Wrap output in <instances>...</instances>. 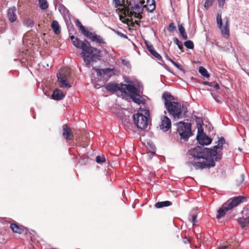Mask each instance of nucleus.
<instances>
[{"instance_id":"obj_1","label":"nucleus","mask_w":249,"mask_h":249,"mask_svg":"<svg viewBox=\"0 0 249 249\" xmlns=\"http://www.w3.org/2000/svg\"><path fill=\"white\" fill-rule=\"evenodd\" d=\"M225 142L224 138L221 137L213 149L197 146L191 149L189 154L192 157L189 158L188 164L193 165L196 170L214 166L215 161L222 158L221 151Z\"/></svg>"},{"instance_id":"obj_2","label":"nucleus","mask_w":249,"mask_h":249,"mask_svg":"<svg viewBox=\"0 0 249 249\" xmlns=\"http://www.w3.org/2000/svg\"><path fill=\"white\" fill-rule=\"evenodd\" d=\"M73 45L82 50L80 53L86 66L89 68L92 62H96L101 57V51L91 46L87 40L82 41L74 36H70Z\"/></svg>"},{"instance_id":"obj_3","label":"nucleus","mask_w":249,"mask_h":249,"mask_svg":"<svg viewBox=\"0 0 249 249\" xmlns=\"http://www.w3.org/2000/svg\"><path fill=\"white\" fill-rule=\"evenodd\" d=\"M162 98L164 100V105L168 112L174 119L182 118L187 112V108L183 104L174 101V97L170 92H164Z\"/></svg>"},{"instance_id":"obj_4","label":"nucleus","mask_w":249,"mask_h":249,"mask_svg":"<svg viewBox=\"0 0 249 249\" xmlns=\"http://www.w3.org/2000/svg\"><path fill=\"white\" fill-rule=\"evenodd\" d=\"M247 197L241 196L230 198L217 211L218 214L216 216V218L218 219H220L226 214L228 211L231 210L240 203L247 201Z\"/></svg>"},{"instance_id":"obj_5","label":"nucleus","mask_w":249,"mask_h":249,"mask_svg":"<svg viewBox=\"0 0 249 249\" xmlns=\"http://www.w3.org/2000/svg\"><path fill=\"white\" fill-rule=\"evenodd\" d=\"M71 75V71L68 67L61 69L57 73V81L61 88H70L71 86L69 83V79Z\"/></svg>"},{"instance_id":"obj_6","label":"nucleus","mask_w":249,"mask_h":249,"mask_svg":"<svg viewBox=\"0 0 249 249\" xmlns=\"http://www.w3.org/2000/svg\"><path fill=\"white\" fill-rule=\"evenodd\" d=\"M191 126L190 123L179 122L177 126V131L181 138L184 141H187L188 138L192 135Z\"/></svg>"},{"instance_id":"obj_7","label":"nucleus","mask_w":249,"mask_h":249,"mask_svg":"<svg viewBox=\"0 0 249 249\" xmlns=\"http://www.w3.org/2000/svg\"><path fill=\"white\" fill-rule=\"evenodd\" d=\"M216 21L218 27L221 30L222 35L226 37H228L230 35L228 18L226 17L224 18L223 23L221 14L218 13L216 17Z\"/></svg>"},{"instance_id":"obj_8","label":"nucleus","mask_w":249,"mask_h":249,"mask_svg":"<svg viewBox=\"0 0 249 249\" xmlns=\"http://www.w3.org/2000/svg\"><path fill=\"white\" fill-rule=\"evenodd\" d=\"M133 120L135 125L141 129H145L148 125L147 117L139 112L133 115Z\"/></svg>"},{"instance_id":"obj_9","label":"nucleus","mask_w":249,"mask_h":249,"mask_svg":"<svg viewBox=\"0 0 249 249\" xmlns=\"http://www.w3.org/2000/svg\"><path fill=\"white\" fill-rule=\"evenodd\" d=\"M198 132L196 139L199 143L202 145H208L212 142V140L204 133L201 124L197 125Z\"/></svg>"},{"instance_id":"obj_10","label":"nucleus","mask_w":249,"mask_h":249,"mask_svg":"<svg viewBox=\"0 0 249 249\" xmlns=\"http://www.w3.org/2000/svg\"><path fill=\"white\" fill-rule=\"evenodd\" d=\"M128 83H129V84H121V92L126 93L127 91L130 95L134 94L138 92V89L131 84L133 83L132 81H128Z\"/></svg>"},{"instance_id":"obj_11","label":"nucleus","mask_w":249,"mask_h":249,"mask_svg":"<svg viewBox=\"0 0 249 249\" xmlns=\"http://www.w3.org/2000/svg\"><path fill=\"white\" fill-rule=\"evenodd\" d=\"M143 4H135L131 6H128L130 9L133 11L134 13V17L139 19H142V14L143 11Z\"/></svg>"},{"instance_id":"obj_12","label":"nucleus","mask_w":249,"mask_h":249,"mask_svg":"<svg viewBox=\"0 0 249 249\" xmlns=\"http://www.w3.org/2000/svg\"><path fill=\"white\" fill-rule=\"evenodd\" d=\"M62 136L66 140H71L73 139L74 136L71 129L67 124L63 125Z\"/></svg>"},{"instance_id":"obj_13","label":"nucleus","mask_w":249,"mask_h":249,"mask_svg":"<svg viewBox=\"0 0 249 249\" xmlns=\"http://www.w3.org/2000/svg\"><path fill=\"white\" fill-rule=\"evenodd\" d=\"M84 35L93 41H96L99 43H104L103 39L100 36H97L96 34L90 32L88 30L84 34Z\"/></svg>"},{"instance_id":"obj_14","label":"nucleus","mask_w":249,"mask_h":249,"mask_svg":"<svg viewBox=\"0 0 249 249\" xmlns=\"http://www.w3.org/2000/svg\"><path fill=\"white\" fill-rule=\"evenodd\" d=\"M97 72L98 76L107 75L108 77H110L113 73V69L110 68H107L105 69H97L93 68Z\"/></svg>"},{"instance_id":"obj_15","label":"nucleus","mask_w":249,"mask_h":249,"mask_svg":"<svg viewBox=\"0 0 249 249\" xmlns=\"http://www.w3.org/2000/svg\"><path fill=\"white\" fill-rule=\"evenodd\" d=\"M10 227L12 231L15 233L21 234L24 232L25 231L26 233H27V230L24 227L18 225L16 223L11 224Z\"/></svg>"},{"instance_id":"obj_16","label":"nucleus","mask_w":249,"mask_h":249,"mask_svg":"<svg viewBox=\"0 0 249 249\" xmlns=\"http://www.w3.org/2000/svg\"><path fill=\"white\" fill-rule=\"evenodd\" d=\"M171 124L170 120L167 117L164 116L161 120L160 128L164 131H167L171 127Z\"/></svg>"},{"instance_id":"obj_17","label":"nucleus","mask_w":249,"mask_h":249,"mask_svg":"<svg viewBox=\"0 0 249 249\" xmlns=\"http://www.w3.org/2000/svg\"><path fill=\"white\" fill-rule=\"evenodd\" d=\"M105 88L107 91L112 93L117 91H121V84L109 83L106 85Z\"/></svg>"},{"instance_id":"obj_18","label":"nucleus","mask_w":249,"mask_h":249,"mask_svg":"<svg viewBox=\"0 0 249 249\" xmlns=\"http://www.w3.org/2000/svg\"><path fill=\"white\" fill-rule=\"evenodd\" d=\"M130 98L133 102L139 105L144 104L145 103L144 99L141 96L138 92L134 94L130 95Z\"/></svg>"},{"instance_id":"obj_19","label":"nucleus","mask_w":249,"mask_h":249,"mask_svg":"<svg viewBox=\"0 0 249 249\" xmlns=\"http://www.w3.org/2000/svg\"><path fill=\"white\" fill-rule=\"evenodd\" d=\"M65 97V94L63 91L58 89H55L52 95V98L54 100H60Z\"/></svg>"},{"instance_id":"obj_20","label":"nucleus","mask_w":249,"mask_h":249,"mask_svg":"<svg viewBox=\"0 0 249 249\" xmlns=\"http://www.w3.org/2000/svg\"><path fill=\"white\" fill-rule=\"evenodd\" d=\"M143 8H145L149 12H153L156 8V2L155 0H147L146 4H143Z\"/></svg>"},{"instance_id":"obj_21","label":"nucleus","mask_w":249,"mask_h":249,"mask_svg":"<svg viewBox=\"0 0 249 249\" xmlns=\"http://www.w3.org/2000/svg\"><path fill=\"white\" fill-rule=\"evenodd\" d=\"M16 8L15 7H12L9 9L7 13V17L9 20L11 22H14L17 19L16 15Z\"/></svg>"},{"instance_id":"obj_22","label":"nucleus","mask_w":249,"mask_h":249,"mask_svg":"<svg viewBox=\"0 0 249 249\" xmlns=\"http://www.w3.org/2000/svg\"><path fill=\"white\" fill-rule=\"evenodd\" d=\"M147 48L151 54L158 59L162 61V57L161 55L157 53L154 49L152 45L149 44L147 42H145Z\"/></svg>"},{"instance_id":"obj_23","label":"nucleus","mask_w":249,"mask_h":249,"mask_svg":"<svg viewBox=\"0 0 249 249\" xmlns=\"http://www.w3.org/2000/svg\"><path fill=\"white\" fill-rule=\"evenodd\" d=\"M51 28L56 35H59L61 33L60 26L57 21L53 20L51 24Z\"/></svg>"},{"instance_id":"obj_24","label":"nucleus","mask_w":249,"mask_h":249,"mask_svg":"<svg viewBox=\"0 0 249 249\" xmlns=\"http://www.w3.org/2000/svg\"><path fill=\"white\" fill-rule=\"evenodd\" d=\"M172 205V202L169 201H165L157 202L155 206L157 208H161L163 207H168Z\"/></svg>"},{"instance_id":"obj_25","label":"nucleus","mask_w":249,"mask_h":249,"mask_svg":"<svg viewBox=\"0 0 249 249\" xmlns=\"http://www.w3.org/2000/svg\"><path fill=\"white\" fill-rule=\"evenodd\" d=\"M130 7L128 6V8H122L120 10L122 12V14L124 15V17H131L134 14V13L133 11L132 10H130Z\"/></svg>"},{"instance_id":"obj_26","label":"nucleus","mask_w":249,"mask_h":249,"mask_svg":"<svg viewBox=\"0 0 249 249\" xmlns=\"http://www.w3.org/2000/svg\"><path fill=\"white\" fill-rule=\"evenodd\" d=\"M238 222L242 228H244L249 224V219H246L242 217L238 219Z\"/></svg>"},{"instance_id":"obj_27","label":"nucleus","mask_w":249,"mask_h":249,"mask_svg":"<svg viewBox=\"0 0 249 249\" xmlns=\"http://www.w3.org/2000/svg\"><path fill=\"white\" fill-rule=\"evenodd\" d=\"M178 30L179 31L180 34L182 36V38L184 39H187L188 38V36L187 35V34L185 32V30L182 24H178Z\"/></svg>"},{"instance_id":"obj_28","label":"nucleus","mask_w":249,"mask_h":249,"mask_svg":"<svg viewBox=\"0 0 249 249\" xmlns=\"http://www.w3.org/2000/svg\"><path fill=\"white\" fill-rule=\"evenodd\" d=\"M244 180V175L243 174H241L238 176H237L235 180V184L237 186H239L241 184H242Z\"/></svg>"},{"instance_id":"obj_29","label":"nucleus","mask_w":249,"mask_h":249,"mask_svg":"<svg viewBox=\"0 0 249 249\" xmlns=\"http://www.w3.org/2000/svg\"><path fill=\"white\" fill-rule=\"evenodd\" d=\"M39 7L42 10L47 9L48 8V4L46 0H38Z\"/></svg>"},{"instance_id":"obj_30","label":"nucleus","mask_w":249,"mask_h":249,"mask_svg":"<svg viewBox=\"0 0 249 249\" xmlns=\"http://www.w3.org/2000/svg\"><path fill=\"white\" fill-rule=\"evenodd\" d=\"M198 71L204 77H209L210 76L207 70L202 66L199 67Z\"/></svg>"},{"instance_id":"obj_31","label":"nucleus","mask_w":249,"mask_h":249,"mask_svg":"<svg viewBox=\"0 0 249 249\" xmlns=\"http://www.w3.org/2000/svg\"><path fill=\"white\" fill-rule=\"evenodd\" d=\"M167 59L171 62L179 70L181 71H184V69L183 68V67L181 65L178 64L169 57H167Z\"/></svg>"},{"instance_id":"obj_32","label":"nucleus","mask_w":249,"mask_h":249,"mask_svg":"<svg viewBox=\"0 0 249 249\" xmlns=\"http://www.w3.org/2000/svg\"><path fill=\"white\" fill-rule=\"evenodd\" d=\"M184 45L188 49H193L194 48L193 42L190 40L184 42Z\"/></svg>"},{"instance_id":"obj_33","label":"nucleus","mask_w":249,"mask_h":249,"mask_svg":"<svg viewBox=\"0 0 249 249\" xmlns=\"http://www.w3.org/2000/svg\"><path fill=\"white\" fill-rule=\"evenodd\" d=\"M24 23L28 27H32L34 24L33 20L29 18L25 19Z\"/></svg>"},{"instance_id":"obj_34","label":"nucleus","mask_w":249,"mask_h":249,"mask_svg":"<svg viewBox=\"0 0 249 249\" xmlns=\"http://www.w3.org/2000/svg\"><path fill=\"white\" fill-rule=\"evenodd\" d=\"M242 217L249 219V209L244 208L242 211Z\"/></svg>"},{"instance_id":"obj_35","label":"nucleus","mask_w":249,"mask_h":249,"mask_svg":"<svg viewBox=\"0 0 249 249\" xmlns=\"http://www.w3.org/2000/svg\"><path fill=\"white\" fill-rule=\"evenodd\" d=\"M174 42L178 45V48L182 51L183 52V47L182 43L177 38H175L174 39Z\"/></svg>"},{"instance_id":"obj_36","label":"nucleus","mask_w":249,"mask_h":249,"mask_svg":"<svg viewBox=\"0 0 249 249\" xmlns=\"http://www.w3.org/2000/svg\"><path fill=\"white\" fill-rule=\"evenodd\" d=\"M96 161L98 163L102 164L105 162L106 158L104 156H97L96 158Z\"/></svg>"},{"instance_id":"obj_37","label":"nucleus","mask_w":249,"mask_h":249,"mask_svg":"<svg viewBox=\"0 0 249 249\" xmlns=\"http://www.w3.org/2000/svg\"><path fill=\"white\" fill-rule=\"evenodd\" d=\"M144 0H132L130 1L128 6L134 5L135 4H144Z\"/></svg>"},{"instance_id":"obj_38","label":"nucleus","mask_w":249,"mask_h":249,"mask_svg":"<svg viewBox=\"0 0 249 249\" xmlns=\"http://www.w3.org/2000/svg\"><path fill=\"white\" fill-rule=\"evenodd\" d=\"M214 0H206L204 4V7L206 9H208L210 6H211Z\"/></svg>"},{"instance_id":"obj_39","label":"nucleus","mask_w":249,"mask_h":249,"mask_svg":"<svg viewBox=\"0 0 249 249\" xmlns=\"http://www.w3.org/2000/svg\"><path fill=\"white\" fill-rule=\"evenodd\" d=\"M123 22L126 23L128 26L131 25L132 26H134V23L132 19L127 18L125 20H123Z\"/></svg>"},{"instance_id":"obj_40","label":"nucleus","mask_w":249,"mask_h":249,"mask_svg":"<svg viewBox=\"0 0 249 249\" xmlns=\"http://www.w3.org/2000/svg\"><path fill=\"white\" fill-rule=\"evenodd\" d=\"M168 30L170 32H173L176 30V26L174 23H170Z\"/></svg>"},{"instance_id":"obj_41","label":"nucleus","mask_w":249,"mask_h":249,"mask_svg":"<svg viewBox=\"0 0 249 249\" xmlns=\"http://www.w3.org/2000/svg\"><path fill=\"white\" fill-rule=\"evenodd\" d=\"M191 221L193 223V225H195L197 223V221L196 220V214H192L191 215Z\"/></svg>"},{"instance_id":"obj_42","label":"nucleus","mask_w":249,"mask_h":249,"mask_svg":"<svg viewBox=\"0 0 249 249\" xmlns=\"http://www.w3.org/2000/svg\"><path fill=\"white\" fill-rule=\"evenodd\" d=\"M79 29L81 31V32L84 35L86 32V31H87V30L85 28V27L82 25V24H81L79 27Z\"/></svg>"},{"instance_id":"obj_43","label":"nucleus","mask_w":249,"mask_h":249,"mask_svg":"<svg viewBox=\"0 0 249 249\" xmlns=\"http://www.w3.org/2000/svg\"><path fill=\"white\" fill-rule=\"evenodd\" d=\"M79 29L81 31V32L84 35L86 32V31H87V30L85 28V27L82 25V24H81L79 27Z\"/></svg>"},{"instance_id":"obj_44","label":"nucleus","mask_w":249,"mask_h":249,"mask_svg":"<svg viewBox=\"0 0 249 249\" xmlns=\"http://www.w3.org/2000/svg\"><path fill=\"white\" fill-rule=\"evenodd\" d=\"M113 3L114 4L116 8L121 5L120 0H113Z\"/></svg>"},{"instance_id":"obj_45","label":"nucleus","mask_w":249,"mask_h":249,"mask_svg":"<svg viewBox=\"0 0 249 249\" xmlns=\"http://www.w3.org/2000/svg\"><path fill=\"white\" fill-rule=\"evenodd\" d=\"M116 33L121 37L124 38H127V36L125 35L123 33H122L119 31H116Z\"/></svg>"},{"instance_id":"obj_46","label":"nucleus","mask_w":249,"mask_h":249,"mask_svg":"<svg viewBox=\"0 0 249 249\" xmlns=\"http://www.w3.org/2000/svg\"><path fill=\"white\" fill-rule=\"evenodd\" d=\"M225 0H218V3L220 6H223L224 3H225Z\"/></svg>"},{"instance_id":"obj_47","label":"nucleus","mask_w":249,"mask_h":249,"mask_svg":"<svg viewBox=\"0 0 249 249\" xmlns=\"http://www.w3.org/2000/svg\"><path fill=\"white\" fill-rule=\"evenodd\" d=\"M203 84L205 85H208L210 87H212L213 86V84L212 83H209L207 81H204L203 82Z\"/></svg>"},{"instance_id":"obj_48","label":"nucleus","mask_w":249,"mask_h":249,"mask_svg":"<svg viewBox=\"0 0 249 249\" xmlns=\"http://www.w3.org/2000/svg\"><path fill=\"white\" fill-rule=\"evenodd\" d=\"M214 88H215L216 89H219V86L218 85V84L217 83H216L214 85H213V86Z\"/></svg>"},{"instance_id":"obj_49","label":"nucleus","mask_w":249,"mask_h":249,"mask_svg":"<svg viewBox=\"0 0 249 249\" xmlns=\"http://www.w3.org/2000/svg\"><path fill=\"white\" fill-rule=\"evenodd\" d=\"M81 24H82V23H81V22H80L79 20H78L77 19V21L76 22V26H77L78 27H79V26Z\"/></svg>"},{"instance_id":"obj_50","label":"nucleus","mask_w":249,"mask_h":249,"mask_svg":"<svg viewBox=\"0 0 249 249\" xmlns=\"http://www.w3.org/2000/svg\"><path fill=\"white\" fill-rule=\"evenodd\" d=\"M228 248V246H223L219 247L218 249H227Z\"/></svg>"},{"instance_id":"obj_51","label":"nucleus","mask_w":249,"mask_h":249,"mask_svg":"<svg viewBox=\"0 0 249 249\" xmlns=\"http://www.w3.org/2000/svg\"><path fill=\"white\" fill-rule=\"evenodd\" d=\"M123 19H124V17L122 15L120 16V19L123 21Z\"/></svg>"},{"instance_id":"obj_52","label":"nucleus","mask_w":249,"mask_h":249,"mask_svg":"<svg viewBox=\"0 0 249 249\" xmlns=\"http://www.w3.org/2000/svg\"><path fill=\"white\" fill-rule=\"evenodd\" d=\"M140 21L136 20L134 23V24H139Z\"/></svg>"},{"instance_id":"obj_53","label":"nucleus","mask_w":249,"mask_h":249,"mask_svg":"<svg viewBox=\"0 0 249 249\" xmlns=\"http://www.w3.org/2000/svg\"><path fill=\"white\" fill-rule=\"evenodd\" d=\"M227 249H233L231 247H228V248Z\"/></svg>"}]
</instances>
